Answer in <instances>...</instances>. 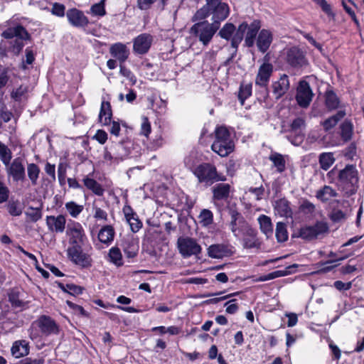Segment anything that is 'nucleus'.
Returning a JSON list of instances; mask_svg holds the SVG:
<instances>
[{"label": "nucleus", "mask_w": 364, "mask_h": 364, "mask_svg": "<svg viewBox=\"0 0 364 364\" xmlns=\"http://www.w3.org/2000/svg\"><path fill=\"white\" fill-rule=\"evenodd\" d=\"M230 215L229 229L234 237L240 240L243 248L260 249L262 241L258 237L257 230L252 228L237 210H231Z\"/></svg>", "instance_id": "f257e3e1"}, {"label": "nucleus", "mask_w": 364, "mask_h": 364, "mask_svg": "<svg viewBox=\"0 0 364 364\" xmlns=\"http://www.w3.org/2000/svg\"><path fill=\"white\" fill-rule=\"evenodd\" d=\"M260 28L261 22L259 20H254L250 25L247 22H242L238 26L237 31L235 32L234 38L231 42V47L233 48V51L230 57L226 60L225 63V65L229 64L230 62L235 57L238 46L244 38L245 33L246 32L245 37V46L250 48L254 46L256 36Z\"/></svg>", "instance_id": "f03ea898"}, {"label": "nucleus", "mask_w": 364, "mask_h": 364, "mask_svg": "<svg viewBox=\"0 0 364 364\" xmlns=\"http://www.w3.org/2000/svg\"><path fill=\"white\" fill-rule=\"evenodd\" d=\"M215 139L211 149L222 157L227 156L235 149V144L231 138L230 133L225 127H218L215 130Z\"/></svg>", "instance_id": "7ed1b4c3"}, {"label": "nucleus", "mask_w": 364, "mask_h": 364, "mask_svg": "<svg viewBox=\"0 0 364 364\" xmlns=\"http://www.w3.org/2000/svg\"><path fill=\"white\" fill-rule=\"evenodd\" d=\"M219 28L218 22L209 23L208 21H202L193 24L190 29V33L193 35L203 46H207L212 41Z\"/></svg>", "instance_id": "20e7f679"}, {"label": "nucleus", "mask_w": 364, "mask_h": 364, "mask_svg": "<svg viewBox=\"0 0 364 364\" xmlns=\"http://www.w3.org/2000/svg\"><path fill=\"white\" fill-rule=\"evenodd\" d=\"M339 181L348 188L347 193L353 195L358 188V171L354 165H347L339 171L338 176Z\"/></svg>", "instance_id": "39448f33"}, {"label": "nucleus", "mask_w": 364, "mask_h": 364, "mask_svg": "<svg viewBox=\"0 0 364 364\" xmlns=\"http://www.w3.org/2000/svg\"><path fill=\"white\" fill-rule=\"evenodd\" d=\"M194 174L200 183H204L207 186H210L216 181L225 180L224 177L217 173L215 166L207 163L199 165L196 168Z\"/></svg>", "instance_id": "423d86ee"}, {"label": "nucleus", "mask_w": 364, "mask_h": 364, "mask_svg": "<svg viewBox=\"0 0 364 364\" xmlns=\"http://www.w3.org/2000/svg\"><path fill=\"white\" fill-rule=\"evenodd\" d=\"M67 256L70 261L81 268H89L92 264L90 255L82 250V245L69 246Z\"/></svg>", "instance_id": "0eeeda50"}, {"label": "nucleus", "mask_w": 364, "mask_h": 364, "mask_svg": "<svg viewBox=\"0 0 364 364\" xmlns=\"http://www.w3.org/2000/svg\"><path fill=\"white\" fill-rule=\"evenodd\" d=\"M177 248L183 258L198 256L201 253L202 247L195 238L180 237L177 240Z\"/></svg>", "instance_id": "6e6552de"}, {"label": "nucleus", "mask_w": 364, "mask_h": 364, "mask_svg": "<svg viewBox=\"0 0 364 364\" xmlns=\"http://www.w3.org/2000/svg\"><path fill=\"white\" fill-rule=\"evenodd\" d=\"M274 67L268 62H264L259 68L255 77V85L262 89L263 97L268 96L267 85L271 75L273 73Z\"/></svg>", "instance_id": "1a4fd4ad"}, {"label": "nucleus", "mask_w": 364, "mask_h": 364, "mask_svg": "<svg viewBox=\"0 0 364 364\" xmlns=\"http://www.w3.org/2000/svg\"><path fill=\"white\" fill-rule=\"evenodd\" d=\"M37 326L40 328L41 333L44 335L56 334L58 332V328L53 320L46 316H41L37 321L33 323L32 328ZM38 334L34 333L33 328L30 332V338L35 339Z\"/></svg>", "instance_id": "9d476101"}, {"label": "nucleus", "mask_w": 364, "mask_h": 364, "mask_svg": "<svg viewBox=\"0 0 364 364\" xmlns=\"http://www.w3.org/2000/svg\"><path fill=\"white\" fill-rule=\"evenodd\" d=\"M328 231V225L326 222L318 221L314 225L303 227L299 230V236L307 240H312L324 235Z\"/></svg>", "instance_id": "9b49d317"}, {"label": "nucleus", "mask_w": 364, "mask_h": 364, "mask_svg": "<svg viewBox=\"0 0 364 364\" xmlns=\"http://www.w3.org/2000/svg\"><path fill=\"white\" fill-rule=\"evenodd\" d=\"M4 166L7 176L11 177L14 181L18 182L25 179V165L23 158L16 157Z\"/></svg>", "instance_id": "f8f14e48"}, {"label": "nucleus", "mask_w": 364, "mask_h": 364, "mask_svg": "<svg viewBox=\"0 0 364 364\" xmlns=\"http://www.w3.org/2000/svg\"><path fill=\"white\" fill-rule=\"evenodd\" d=\"M66 234L69 237V246L82 245L85 234L82 225L76 221H71L67 226Z\"/></svg>", "instance_id": "ddd939ff"}, {"label": "nucleus", "mask_w": 364, "mask_h": 364, "mask_svg": "<svg viewBox=\"0 0 364 364\" xmlns=\"http://www.w3.org/2000/svg\"><path fill=\"white\" fill-rule=\"evenodd\" d=\"M206 1L210 2L213 23L218 22L220 26V22L226 19L229 15L228 5L220 0H206Z\"/></svg>", "instance_id": "4468645a"}, {"label": "nucleus", "mask_w": 364, "mask_h": 364, "mask_svg": "<svg viewBox=\"0 0 364 364\" xmlns=\"http://www.w3.org/2000/svg\"><path fill=\"white\" fill-rule=\"evenodd\" d=\"M314 93L310 87L309 82L301 80L297 87L296 100L300 107H307L313 98Z\"/></svg>", "instance_id": "2eb2a0df"}, {"label": "nucleus", "mask_w": 364, "mask_h": 364, "mask_svg": "<svg viewBox=\"0 0 364 364\" xmlns=\"http://www.w3.org/2000/svg\"><path fill=\"white\" fill-rule=\"evenodd\" d=\"M154 38L151 34L141 33L133 40V51L137 55L147 53L152 45Z\"/></svg>", "instance_id": "dca6fc26"}, {"label": "nucleus", "mask_w": 364, "mask_h": 364, "mask_svg": "<svg viewBox=\"0 0 364 364\" xmlns=\"http://www.w3.org/2000/svg\"><path fill=\"white\" fill-rule=\"evenodd\" d=\"M287 62L294 68H301L306 64L303 51L297 47H291L287 51Z\"/></svg>", "instance_id": "f3484780"}, {"label": "nucleus", "mask_w": 364, "mask_h": 364, "mask_svg": "<svg viewBox=\"0 0 364 364\" xmlns=\"http://www.w3.org/2000/svg\"><path fill=\"white\" fill-rule=\"evenodd\" d=\"M272 93L277 100L283 97L289 90L290 87L289 77L286 74H282L280 77L272 83Z\"/></svg>", "instance_id": "a211bd4d"}, {"label": "nucleus", "mask_w": 364, "mask_h": 364, "mask_svg": "<svg viewBox=\"0 0 364 364\" xmlns=\"http://www.w3.org/2000/svg\"><path fill=\"white\" fill-rule=\"evenodd\" d=\"M66 16L68 22L75 27H85L89 23L88 18L84 13L75 8L68 9Z\"/></svg>", "instance_id": "6ab92c4d"}, {"label": "nucleus", "mask_w": 364, "mask_h": 364, "mask_svg": "<svg viewBox=\"0 0 364 364\" xmlns=\"http://www.w3.org/2000/svg\"><path fill=\"white\" fill-rule=\"evenodd\" d=\"M48 229L56 233H62L64 232L66 224L65 216L63 215H48L46 218Z\"/></svg>", "instance_id": "aec40b11"}, {"label": "nucleus", "mask_w": 364, "mask_h": 364, "mask_svg": "<svg viewBox=\"0 0 364 364\" xmlns=\"http://www.w3.org/2000/svg\"><path fill=\"white\" fill-rule=\"evenodd\" d=\"M273 40L272 33L269 30L262 29L257 39V46L262 53H265L269 48Z\"/></svg>", "instance_id": "412c9836"}, {"label": "nucleus", "mask_w": 364, "mask_h": 364, "mask_svg": "<svg viewBox=\"0 0 364 364\" xmlns=\"http://www.w3.org/2000/svg\"><path fill=\"white\" fill-rule=\"evenodd\" d=\"M110 54L116 58L120 63H124L129 57V51L126 45L122 43H117L109 48Z\"/></svg>", "instance_id": "4be33fe9"}, {"label": "nucleus", "mask_w": 364, "mask_h": 364, "mask_svg": "<svg viewBox=\"0 0 364 364\" xmlns=\"http://www.w3.org/2000/svg\"><path fill=\"white\" fill-rule=\"evenodd\" d=\"M214 200H225L229 197L230 186L228 183H218L212 188Z\"/></svg>", "instance_id": "5701e85b"}, {"label": "nucleus", "mask_w": 364, "mask_h": 364, "mask_svg": "<svg viewBox=\"0 0 364 364\" xmlns=\"http://www.w3.org/2000/svg\"><path fill=\"white\" fill-rule=\"evenodd\" d=\"M260 231L269 238L273 235V224L271 218L265 215H260L257 218Z\"/></svg>", "instance_id": "b1692460"}, {"label": "nucleus", "mask_w": 364, "mask_h": 364, "mask_svg": "<svg viewBox=\"0 0 364 364\" xmlns=\"http://www.w3.org/2000/svg\"><path fill=\"white\" fill-rule=\"evenodd\" d=\"M12 355L18 358L29 353V345L25 340L15 341L11 347Z\"/></svg>", "instance_id": "393cba45"}, {"label": "nucleus", "mask_w": 364, "mask_h": 364, "mask_svg": "<svg viewBox=\"0 0 364 364\" xmlns=\"http://www.w3.org/2000/svg\"><path fill=\"white\" fill-rule=\"evenodd\" d=\"M112 112L109 102L102 101L99 114V121L102 125H108L111 123Z\"/></svg>", "instance_id": "a878e982"}, {"label": "nucleus", "mask_w": 364, "mask_h": 364, "mask_svg": "<svg viewBox=\"0 0 364 364\" xmlns=\"http://www.w3.org/2000/svg\"><path fill=\"white\" fill-rule=\"evenodd\" d=\"M228 253V247L223 244L212 245L208 248V255L212 258H223L226 256Z\"/></svg>", "instance_id": "bb28decb"}, {"label": "nucleus", "mask_w": 364, "mask_h": 364, "mask_svg": "<svg viewBox=\"0 0 364 364\" xmlns=\"http://www.w3.org/2000/svg\"><path fill=\"white\" fill-rule=\"evenodd\" d=\"M338 193L336 191L329 186H324L322 188L318 190L316 193V197L321 202H327L333 197H336Z\"/></svg>", "instance_id": "cd10ccee"}, {"label": "nucleus", "mask_w": 364, "mask_h": 364, "mask_svg": "<svg viewBox=\"0 0 364 364\" xmlns=\"http://www.w3.org/2000/svg\"><path fill=\"white\" fill-rule=\"evenodd\" d=\"M274 209L282 217L288 218L291 216L292 211L289 203L286 199H280L276 201Z\"/></svg>", "instance_id": "c85d7f7f"}, {"label": "nucleus", "mask_w": 364, "mask_h": 364, "mask_svg": "<svg viewBox=\"0 0 364 364\" xmlns=\"http://www.w3.org/2000/svg\"><path fill=\"white\" fill-rule=\"evenodd\" d=\"M84 186L97 196H102L104 189L102 186L95 179L86 176L83 178Z\"/></svg>", "instance_id": "c756f323"}, {"label": "nucleus", "mask_w": 364, "mask_h": 364, "mask_svg": "<svg viewBox=\"0 0 364 364\" xmlns=\"http://www.w3.org/2000/svg\"><path fill=\"white\" fill-rule=\"evenodd\" d=\"M114 236V228L111 225H106L100 230L98 239L101 242L108 244L113 240Z\"/></svg>", "instance_id": "7c9ffc66"}, {"label": "nucleus", "mask_w": 364, "mask_h": 364, "mask_svg": "<svg viewBox=\"0 0 364 364\" xmlns=\"http://www.w3.org/2000/svg\"><path fill=\"white\" fill-rule=\"evenodd\" d=\"M110 149L114 153L116 163H119L129 155L127 149L122 142L114 144Z\"/></svg>", "instance_id": "2f4dec72"}, {"label": "nucleus", "mask_w": 364, "mask_h": 364, "mask_svg": "<svg viewBox=\"0 0 364 364\" xmlns=\"http://www.w3.org/2000/svg\"><path fill=\"white\" fill-rule=\"evenodd\" d=\"M236 31L237 28L233 23H226L219 31L218 35L225 40L232 41Z\"/></svg>", "instance_id": "473e14b6"}, {"label": "nucleus", "mask_w": 364, "mask_h": 364, "mask_svg": "<svg viewBox=\"0 0 364 364\" xmlns=\"http://www.w3.org/2000/svg\"><path fill=\"white\" fill-rule=\"evenodd\" d=\"M269 159L273 163L274 166L279 173L284 171L286 168V161L283 155L274 152L269 155Z\"/></svg>", "instance_id": "72a5a7b5"}, {"label": "nucleus", "mask_w": 364, "mask_h": 364, "mask_svg": "<svg viewBox=\"0 0 364 364\" xmlns=\"http://www.w3.org/2000/svg\"><path fill=\"white\" fill-rule=\"evenodd\" d=\"M335 158L332 152H323L319 155L318 161L321 168L327 171L335 162Z\"/></svg>", "instance_id": "f704fd0d"}, {"label": "nucleus", "mask_w": 364, "mask_h": 364, "mask_svg": "<svg viewBox=\"0 0 364 364\" xmlns=\"http://www.w3.org/2000/svg\"><path fill=\"white\" fill-rule=\"evenodd\" d=\"M198 220L202 227L209 228L213 223V213L208 209L201 210Z\"/></svg>", "instance_id": "c9c22d12"}, {"label": "nucleus", "mask_w": 364, "mask_h": 364, "mask_svg": "<svg viewBox=\"0 0 364 364\" xmlns=\"http://www.w3.org/2000/svg\"><path fill=\"white\" fill-rule=\"evenodd\" d=\"M41 170L40 168L34 163L28 164L27 166V174L32 186L37 185Z\"/></svg>", "instance_id": "e433bc0d"}, {"label": "nucleus", "mask_w": 364, "mask_h": 364, "mask_svg": "<svg viewBox=\"0 0 364 364\" xmlns=\"http://www.w3.org/2000/svg\"><path fill=\"white\" fill-rule=\"evenodd\" d=\"M65 208L69 215L73 218H77L84 210L82 205H79L75 201L67 202L65 204Z\"/></svg>", "instance_id": "4c0bfd02"}, {"label": "nucleus", "mask_w": 364, "mask_h": 364, "mask_svg": "<svg viewBox=\"0 0 364 364\" xmlns=\"http://www.w3.org/2000/svg\"><path fill=\"white\" fill-rule=\"evenodd\" d=\"M275 235L278 242H284L288 240V232L285 223L282 222L277 223Z\"/></svg>", "instance_id": "58836bf2"}, {"label": "nucleus", "mask_w": 364, "mask_h": 364, "mask_svg": "<svg viewBox=\"0 0 364 364\" xmlns=\"http://www.w3.org/2000/svg\"><path fill=\"white\" fill-rule=\"evenodd\" d=\"M326 105L329 109H335L338 107L339 100L337 95L332 90H327L325 95Z\"/></svg>", "instance_id": "ea45409f"}, {"label": "nucleus", "mask_w": 364, "mask_h": 364, "mask_svg": "<svg viewBox=\"0 0 364 364\" xmlns=\"http://www.w3.org/2000/svg\"><path fill=\"white\" fill-rule=\"evenodd\" d=\"M341 138L347 141L351 139L353 135V124L350 121L346 120L341 124Z\"/></svg>", "instance_id": "a19ab883"}, {"label": "nucleus", "mask_w": 364, "mask_h": 364, "mask_svg": "<svg viewBox=\"0 0 364 364\" xmlns=\"http://www.w3.org/2000/svg\"><path fill=\"white\" fill-rule=\"evenodd\" d=\"M9 300L11 302L12 306L15 308H21L23 307L26 304L20 296V292L15 289H12L9 293Z\"/></svg>", "instance_id": "79ce46f5"}, {"label": "nucleus", "mask_w": 364, "mask_h": 364, "mask_svg": "<svg viewBox=\"0 0 364 364\" xmlns=\"http://www.w3.org/2000/svg\"><path fill=\"white\" fill-rule=\"evenodd\" d=\"M209 3L210 2L206 1V4L196 11L193 16V21L202 20L205 21V19L211 14V9Z\"/></svg>", "instance_id": "37998d69"}, {"label": "nucleus", "mask_w": 364, "mask_h": 364, "mask_svg": "<svg viewBox=\"0 0 364 364\" xmlns=\"http://www.w3.org/2000/svg\"><path fill=\"white\" fill-rule=\"evenodd\" d=\"M11 158L12 152L11 149L5 144L0 141V161L4 165L8 164Z\"/></svg>", "instance_id": "c03bdc74"}, {"label": "nucleus", "mask_w": 364, "mask_h": 364, "mask_svg": "<svg viewBox=\"0 0 364 364\" xmlns=\"http://www.w3.org/2000/svg\"><path fill=\"white\" fill-rule=\"evenodd\" d=\"M25 215L28 218V220L33 223L37 222L42 218V213L41 209L34 208L32 207L28 208L27 211L25 213Z\"/></svg>", "instance_id": "a18cd8bd"}, {"label": "nucleus", "mask_w": 364, "mask_h": 364, "mask_svg": "<svg viewBox=\"0 0 364 364\" xmlns=\"http://www.w3.org/2000/svg\"><path fill=\"white\" fill-rule=\"evenodd\" d=\"M109 257L112 262L117 266H120L122 262V253L118 247H112L109 250Z\"/></svg>", "instance_id": "49530a36"}, {"label": "nucleus", "mask_w": 364, "mask_h": 364, "mask_svg": "<svg viewBox=\"0 0 364 364\" xmlns=\"http://www.w3.org/2000/svg\"><path fill=\"white\" fill-rule=\"evenodd\" d=\"M252 94V84L242 85L240 88L238 95L241 104H244V101Z\"/></svg>", "instance_id": "de8ad7c7"}, {"label": "nucleus", "mask_w": 364, "mask_h": 364, "mask_svg": "<svg viewBox=\"0 0 364 364\" xmlns=\"http://www.w3.org/2000/svg\"><path fill=\"white\" fill-rule=\"evenodd\" d=\"M59 286L63 291L68 292L72 295H79L82 294L83 290L81 287L73 284H68L65 286L60 284Z\"/></svg>", "instance_id": "09e8293b"}, {"label": "nucleus", "mask_w": 364, "mask_h": 364, "mask_svg": "<svg viewBox=\"0 0 364 364\" xmlns=\"http://www.w3.org/2000/svg\"><path fill=\"white\" fill-rule=\"evenodd\" d=\"M284 275H286V272L282 271V270H278V271H275V272L269 273L267 275L261 276L259 278H257L256 279V281L257 282H264V281L274 279L277 277H283Z\"/></svg>", "instance_id": "8fccbe9b"}, {"label": "nucleus", "mask_w": 364, "mask_h": 364, "mask_svg": "<svg viewBox=\"0 0 364 364\" xmlns=\"http://www.w3.org/2000/svg\"><path fill=\"white\" fill-rule=\"evenodd\" d=\"M315 205L308 200H303L299 205V210L305 214H311L315 211Z\"/></svg>", "instance_id": "3c124183"}, {"label": "nucleus", "mask_w": 364, "mask_h": 364, "mask_svg": "<svg viewBox=\"0 0 364 364\" xmlns=\"http://www.w3.org/2000/svg\"><path fill=\"white\" fill-rule=\"evenodd\" d=\"M346 216L347 213L346 212L338 209H333L329 215L330 219L335 223L345 220Z\"/></svg>", "instance_id": "603ef678"}, {"label": "nucleus", "mask_w": 364, "mask_h": 364, "mask_svg": "<svg viewBox=\"0 0 364 364\" xmlns=\"http://www.w3.org/2000/svg\"><path fill=\"white\" fill-rule=\"evenodd\" d=\"M305 120L301 117H297L293 120L290 125L291 131L299 132L305 127Z\"/></svg>", "instance_id": "864d4df0"}, {"label": "nucleus", "mask_w": 364, "mask_h": 364, "mask_svg": "<svg viewBox=\"0 0 364 364\" xmlns=\"http://www.w3.org/2000/svg\"><path fill=\"white\" fill-rule=\"evenodd\" d=\"M91 13L95 16H103L105 15V9L104 0H102L100 3L95 4L92 6L90 9Z\"/></svg>", "instance_id": "5fc2aeb1"}, {"label": "nucleus", "mask_w": 364, "mask_h": 364, "mask_svg": "<svg viewBox=\"0 0 364 364\" xmlns=\"http://www.w3.org/2000/svg\"><path fill=\"white\" fill-rule=\"evenodd\" d=\"M65 6L60 3L55 2L53 4L50 12L53 15L58 17H63L65 16Z\"/></svg>", "instance_id": "6e6d98bb"}, {"label": "nucleus", "mask_w": 364, "mask_h": 364, "mask_svg": "<svg viewBox=\"0 0 364 364\" xmlns=\"http://www.w3.org/2000/svg\"><path fill=\"white\" fill-rule=\"evenodd\" d=\"M127 222L129 223L133 232H137L142 226V223L139 220L137 215L134 218H129Z\"/></svg>", "instance_id": "4d7b16f0"}, {"label": "nucleus", "mask_w": 364, "mask_h": 364, "mask_svg": "<svg viewBox=\"0 0 364 364\" xmlns=\"http://www.w3.org/2000/svg\"><path fill=\"white\" fill-rule=\"evenodd\" d=\"M7 210L10 215L19 216L22 213V208L16 202L9 203L7 205Z\"/></svg>", "instance_id": "13d9d810"}, {"label": "nucleus", "mask_w": 364, "mask_h": 364, "mask_svg": "<svg viewBox=\"0 0 364 364\" xmlns=\"http://www.w3.org/2000/svg\"><path fill=\"white\" fill-rule=\"evenodd\" d=\"M9 80V68L1 65L0 68V89L4 87Z\"/></svg>", "instance_id": "bf43d9fd"}, {"label": "nucleus", "mask_w": 364, "mask_h": 364, "mask_svg": "<svg viewBox=\"0 0 364 364\" xmlns=\"http://www.w3.org/2000/svg\"><path fill=\"white\" fill-rule=\"evenodd\" d=\"M14 32L16 33V39L26 40L29 38L27 31L21 25L14 27Z\"/></svg>", "instance_id": "052dcab7"}, {"label": "nucleus", "mask_w": 364, "mask_h": 364, "mask_svg": "<svg viewBox=\"0 0 364 364\" xmlns=\"http://www.w3.org/2000/svg\"><path fill=\"white\" fill-rule=\"evenodd\" d=\"M151 124L146 117H142V122L141 124V132L140 134L145 136H148L151 132Z\"/></svg>", "instance_id": "680f3d73"}, {"label": "nucleus", "mask_w": 364, "mask_h": 364, "mask_svg": "<svg viewBox=\"0 0 364 364\" xmlns=\"http://www.w3.org/2000/svg\"><path fill=\"white\" fill-rule=\"evenodd\" d=\"M9 190L8 187L0 181V203L6 202L9 199Z\"/></svg>", "instance_id": "e2e57ef3"}, {"label": "nucleus", "mask_w": 364, "mask_h": 364, "mask_svg": "<svg viewBox=\"0 0 364 364\" xmlns=\"http://www.w3.org/2000/svg\"><path fill=\"white\" fill-rule=\"evenodd\" d=\"M44 357L31 358L28 357L21 360L18 364H44Z\"/></svg>", "instance_id": "0e129e2a"}, {"label": "nucleus", "mask_w": 364, "mask_h": 364, "mask_svg": "<svg viewBox=\"0 0 364 364\" xmlns=\"http://www.w3.org/2000/svg\"><path fill=\"white\" fill-rule=\"evenodd\" d=\"M23 40H21V39H15L13 42H12V47H11V51L16 54V55H18L20 53V52L22 50L23 46H24V43H23Z\"/></svg>", "instance_id": "69168bd1"}, {"label": "nucleus", "mask_w": 364, "mask_h": 364, "mask_svg": "<svg viewBox=\"0 0 364 364\" xmlns=\"http://www.w3.org/2000/svg\"><path fill=\"white\" fill-rule=\"evenodd\" d=\"M236 299H231L225 304L226 307L225 311L230 314H235L238 310V306L235 302Z\"/></svg>", "instance_id": "338daca9"}, {"label": "nucleus", "mask_w": 364, "mask_h": 364, "mask_svg": "<svg viewBox=\"0 0 364 364\" xmlns=\"http://www.w3.org/2000/svg\"><path fill=\"white\" fill-rule=\"evenodd\" d=\"M26 92V87L20 86L11 92V97L16 101H21L22 97Z\"/></svg>", "instance_id": "774afa93"}]
</instances>
